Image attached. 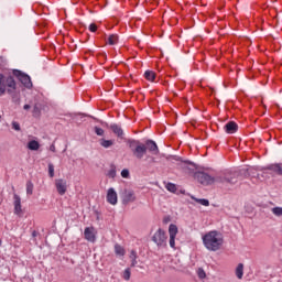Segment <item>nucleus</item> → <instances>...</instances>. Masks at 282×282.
Returning <instances> with one entry per match:
<instances>
[{
	"instance_id": "nucleus-1",
	"label": "nucleus",
	"mask_w": 282,
	"mask_h": 282,
	"mask_svg": "<svg viewBox=\"0 0 282 282\" xmlns=\"http://www.w3.org/2000/svg\"><path fill=\"white\" fill-rule=\"evenodd\" d=\"M194 178L203 186H213V184H230V186H235L237 184V175L232 172H224L216 176H210L206 172H196Z\"/></svg>"
},
{
	"instance_id": "nucleus-2",
	"label": "nucleus",
	"mask_w": 282,
	"mask_h": 282,
	"mask_svg": "<svg viewBox=\"0 0 282 282\" xmlns=\"http://www.w3.org/2000/svg\"><path fill=\"white\" fill-rule=\"evenodd\" d=\"M203 243L210 252H217L224 246V237L218 231H209L203 236Z\"/></svg>"
},
{
	"instance_id": "nucleus-3",
	"label": "nucleus",
	"mask_w": 282,
	"mask_h": 282,
	"mask_svg": "<svg viewBox=\"0 0 282 282\" xmlns=\"http://www.w3.org/2000/svg\"><path fill=\"white\" fill-rule=\"evenodd\" d=\"M128 145L130 151H132L133 158L137 160H142L147 155V145L144 143L135 140V139H129Z\"/></svg>"
},
{
	"instance_id": "nucleus-4",
	"label": "nucleus",
	"mask_w": 282,
	"mask_h": 282,
	"mask_svg": "<svg viewBox=\"0 0 282 282\" xmlns=\"http://www.w3.org/2000/svg\"><path fill=\"white\" fill-rule=\"evenodd\" d=\"M120 198L123 206H129V204H133V202L138 199V197L135 196V192L133 189L128 188H124L120 193Z\"/></svg>"
},
{
	"instance_id": "nucleus-5",
	"label": "nucleus",
	"mask_w": 282,
	"mask_h": 282,
	"mask_svg": "<svg viewBox=\"0 0 282 282\" xmlns=\"http://www.w3.org/2000/svg\"><path fill=\"white\" fill-rule=\"evenodd\" d=\"M152 241L156 243L159 248L166 247V231L159 229L152 237Z\"/></svg>"
},
{
	"instance_id": "nucleus-6",
	"label": "nucleus",
	"mask_w": 282,
	"mask_h": 282,
	"mask_svg": "<svg viewBox=\"0 0 282 282\" xmlns=\"http://www.w3.org/2000/svg\"><path fill=\"white\" fill-rule=\"evenodd\" d=\"M13 76H17L20 83L26 87V89H32V79L28 74L22 73L21 70H13Z\"/></svg>"
},
{
	"instance_id": "nucleus-7",
	"label": "nucleus",
	"mask_w": 282,
	"mask_h": 282,
	"mask_svg": "<svg viewBox=\"0 0 282 282\" xmlns=\"http://www.w3.org/2000/svg\"><path fill=\"white\" fill-rule=\"evenodd\" d=\"M145 152L152 153V155H158L160 153V148H158V143L155 141L149 139L144 143Z\"/></svg>"
},
{
	"instance_id": "nucleus-8",
	"label": "nucleus",
	"mask_w": 282,
	"mask_h": 282,
	"mask_svg": "<svg viewBox=\"0 0 282 282\" xmlns=\"http://www.w3.org/2000/svg\"><path fill=\"white\" fill-rule=\"evenodd\" d=\"M106 199L108 204H111V206H116V204H118V193L113 187L108 188Z\"/></svg>"
},
{
	"instance_id": "nucleus-9",
	"label": "nucleus",
	"mask_w": 282,
	"mask_h": 282,
	"mask_svg": "<svg viewBox=\"0 0 282 282\" xmlns=\"http://www.w3.org/2000/svg\"><path fill=\"white\" fill-rule=\"evenodd\" d=\"M55 188L58 195H65L67 193V181L63 178L55 180Z\"/></svg>"
},
{
	"instance_id": "nucleus-10",
	"label": "nucleus",
	"mask_w": 282,
	"mask_h": 282,
	"mask_svg": "<svg viewBox=\"0 0 282 282\" xmlns=\"http://www.w3.org/2000/svg\"><path fill=\"white\" fill-rule=\"evenodd\" d=\"M86 241L94 243L96 241V229L94 227H86L84 230Z\"/></svg>"
},
{
	"instance_id": "nucleus-11",
	"label": "nucleus",
	"mask_w": 282,
	"mask_h": 282,
	"mask_svg": "<svg viewBox=\"0 0 282 282\" xmlns=\"http://www.w3.org/2000/svg\"><path fill=\"white\" fill-rule=\"evenodd\" d=\"M170 248H175V237H177V226L171 224L169 227Z\"/></svg>"
},
{
	"instance_id": "nucleus-12",
	"label": "nucleus",
	"mask_w": 282,
	"mask_h": 282,
	"mask_svg": "<svg viewBox=\"0 0 282 282\" xmlns=\"http://www.w3.org/2000/svg\"><path fill=\"white\" fill-rule=\"evenodd\" d=\"M6 89L8 87V94H13L14 89H17V82H14V77L9 76L4 79Z\"/></svg>"
},
{
	"instance_id": "nucleus-13",
	"label": "nucleus",
	"mask_w": 282,
	"mask_h": 282,
	"mask_svg": "<svg viewBox=\"0 0 282 282\" xmlns=\"http://www.w3.org/2000/svg\"><path fill=\"white\" fill-rule=\"evenodd\" d=\"M226 133H237L239 131V126L235 121H229L225 127H224Z\"/></svg>"
},
{
	"instance_id": "nucleus-14",
	"label": "nucleus",
	"mask_w": 282,
	"mask_h": 282,
	"mask_svg": "<svg viewBox=\"0 0 282 282\" xmlns=\"http://www.w3.org/2000/svg\"><path fill=\"white\" fill-rule=\"evenodd\" d=\"M267 171H273L276 175H282V163L270 164L264 167Z\"/></svg>"
},
{
	"instance_id": "nucleus-15",
	"label": "nucleus",
	"mask_w": 282,
	"mask_h": 282,
	"mask_svg": "<svg viewBox=\"0 0 282 282\" xmlns=\"http://www.w3.org/2000/svg\"><path fill=\"white\" fill-rule=\"evenodd\" d=\"M13 206H14V213L15 215H19L21 213V196L19 194H13Z\"/></svg>"
},
{
	"instance_id": "nucleus-16",
	"label": "nucleus",
	"mask_w": 282,
	"mask_h": 282,
	"mask_svg": "<svg viewBox=\"0 0 282 282\" xmlns=\"http://www.w3.org/2000/svg\"><path fill=\"white\" fill-rule=\"evenodd\" d=\"M110 129L118 138H122L124 135L122 128L116 123L111 124Z\"/></svg>"
},
{
	"instance_id": "nucleus-17",
	"label": "nucleus",
	"mask_w": 282,
	"mask_h": 282,
	"mask_svg": "<svg viewBox=\"0 0 282 282\" xmlns=\"http://www.w3.org/2000/svg\"><path fill=\"white\" fill-rule=\"evenodd\" d=\"M99 144L104 149H111V147H113V144H115V141L113 140H107V139H100Z\"/></svg>"
},
{
	"instance_id": "nucleus-18",
	"label": "nucleus",
	"mask_w": 282,
	"mask_h": 282,
	"mask_svg": "<svg viewBox=\"0 0 282 282\" xmlns=\"http://www.w3.org/2000/svg\"><path fill=\"white\" fill-rule=\"evenodd\" d=\"M28 149H30V151H39V149H41V144L39 141L32 140L28 143Z\"/></svg>"
},
{
	"instance_id": "nucleus-19",
	"label": "nucleus",
	"mask_w": 282,
	"mask_h": 282,
	"mask_svg": "<svg viewBox=\"0 0 282 282\" xmlns=\"http://www.w3.org/2000/svg\"><path fill=\"white\" fill-rule=\"evenodd\" d=\"M3 94H6V77L0 74V96H3Z\"/></svg>"
},
{
	"instance_id": "nucleus-20",
	"label": "nucleus",
	"mask_w": 282,
	"mask_h": 282,
	"mask_svg": "<svg viewBox=\"0 0 282 282\" xmlns=\"http://www.w3.org/2000/svg\"><path fill=\"white\" fill-rule=\"evenodd\" d=\"M237 279H243V263H239L236 268Z\"/></svg>"
},
{
	"instance_id": "nucleus-21",
	"label": "nucleus",
	"mask_w": 282,
	"mask_h": 282,
	"mask_svg": "<svg viewBox=\"0 0 282 282\" xmlns=\"http://www.w3.org/2000/svg\"><path fill=\"white\" fill-rule=\"evenodd\" d=\"M192 199L197 202V204H200V206H210V202L206 198H195V196H192Z\"/></svg>"
},
{
	"instance_id": "nucleus-22",
	"label": "nucleus",
	"mask_w": 282,
	"mask_h": 282,
	"mask_svg": "<svg viewBox=\"0 0 282 282\" xmlns=\"http://www.w3.org/2000/svg\"><path fill=\"white\" fill-rule=\"evenodd\" d=\"M115 253L118 256V257H124V248L120 245H115Z\"/></svg>"
},
{
	"instance_id": "nucleus-23",
	"label": "nucleus",
	"mask_w": 282,
	"mask_h": 282,
	"mask_svg": "<svg viewBox=\"0 0 282 282\" xmlns=\"http://www.w3.org/2000/svg\"><path fill=\"white\" fill-rule=\"evenodd\" d=\"M144 77L147 78V80H155V73L153 70H145L144 73Z\"/></svg>"
},
{
	"instance_id": "nucleus-24",
	"label": "nucleus",
	"mask_w": 282,
	"mask_h": 282,
	"mask_svg": "<svg viewBox=\"0 0 282 282\" xmlns=\"http://www.w3.org/2000/svg\"><path fill=\"white\" fill-rule=\"evenodd\" d=\"M34 193V183L31 181L26 182V195H32Z\"/></svg>"
},
{
	"instance_id": "nucleus-25",
	"label": "nucleus",
	"mask_w": 282,
	"mask_h": 282,
	"mask_svg": "<svg viewBox=\"0 0 282 282\" xmlns=\"http://www.w3.org/2000/svg\"><path fill=\"white\" fill-rule=\"evenodd\" d=\"M166 191H169L170 193H175L177 191V186L173 183H167L165 185Z\"/></svg>"
},
{
	"instance_id": "nucleus-26",
	"label": "nucleus",
	"mask_w": 282,
	"mask_h": 282,
	"mask_svg": "<svg viewBox=\"0 0 282 282\" xmlns=\"http://www.w3.org/2000/svg\"><path fill=\"white\" fill-rule=\"evenodd\" d=\"M108 43H109V45H116V43H118V35L111 34V35L108 37Z\"/></svg>"
},
{
	"instance_id": "nucleus-27",
	"label": "nucleus",
	"mask_w": 282,
	"mask_h": 282,
	"mask_svg": "<svg viewBox=\"0 0 282 282\" xmlns=\"http://www.w3.org/2000/svg\"><path fill=\"white\" fill-rule=\"evenodd\" d=\"M271 213H273V215H275V217H282V207H273L271 209Z\"/></svg>"
},
{
	"instance_id": "nucleus-28",
	"label": "nucleus",
	"mask_w": 282,
	"mask_h": 282,
	"mask_svg": "<svg viewBox=\"0 0 282 282\" xmlns=\"http://www.w3.org/2000/svg\"><path fill=\"white\" fill-rule=\"evenodd\" d=\"M107 176L111 180L116 178V167L113 165H111L110 170L107 173Z\"/></svg>"
},
{
	"instance_id": "nucleus-29",
	"label": "nucleus",
	"mask_w": 282,
	"mask_h": 282,
	"mask_svg": "<svg viewBox=\"0 0 282 282\" xmlns=\"http://www.w3.org/2000/svg\"><path fill=\"white\" fill-rule=\"evenodd\" d=\"M123 279L124 281H129V279H131V269H126L123 272Z\"/></svg>"
},
{
	"instance_id": "nucleus-30",
	"label": "nucleus",
	"mask_w": 282,
	"mask_h": 282,
	"mask_svg": "<svg viewBox=\"0 0 282 282\" xmlns=\"http://www.w3.org/2000/svg\"><path fill=\"white\" fill-rule=\"evenodd\" d=\"M12 98V102H14L15 105H19V102H21V97L19 95H11Z\"/></svg>"
},
{
	"instance_id": "nucleus-31",
	"label": "nucleus",
	"mask_w": 282,
	"mask_h": 282,
	"mask_svg": "<svg viewBox=\"0 0 282 282\" xmlns=\"http://www.w3.org/2000/svg\"><path fill=\"white\" fill-rule=\"evenodd\" d=\"M197 276L198 279H204L206 276V271H204L202 268L197 270Z\"/></svg>"
},
{
	"instance_id": "nucleus-32",
	"label": "nucleus",
	"mask_w": 282,
	"mask_h": 282,
	"mask_svg": "<svg viewBox=\"0 0 282 282\" xmlns=\"http://www.w3.org/2000/svg\"><path fill=\"white\" fill-rule=\"evenodd\" d=\"M12 129H14V131H21V124L17 121H12Z\"/></svg>"
},
{
	"instance_id": "nucleus-33",
	"label": "nucleus",
	"mask_w": 282,
	"mask_h": 282,
	"mask_svg": "<svg viewBox=\"0 0 282 282\" xmlns=\"http://www.w3.org/2000/svg\"><path fill=\"white\" fill-rule=\"evenodd\" d=\"M240 174L245 177H250V169H242L240 170Z\"/></svg>"
},
{
	"instance_id": "nucleus-34",
	"label": "nucleus",
	"mask_w": 282,
	"mask_h": 282,
	"mask_svg": "<svg viewBox=\"0 0 282 282\" xmlns=\"http://www.w3.org/2000/svg\"><path fill=\"white\" fill-rule=\"evenodd\" d=\"M96 135H105V130L102 128L95 127Z\"/></svg>"
},
{
	"instance_id": "nucleus-35",
	"label": "nucleus",
	"mask_w": 282,
	"mask_h": 282,
	"mask_svg": "<svg viewBox=\"0 0 282 282\" xmlns=\"http://www.w3.org/2000/svg\"><path fill=\"white\" fill-rule=\"evenodd\" d=\"M48 175L50 177H54V164L48 163Z\"/></svg>"
},
{
	"instance_id": "nucleus-36",
	"label": "nucleus",
	"mask_w": 282,
	"mask_h": 282,
	"mask_svg": "<svg viewBox=\"0 0 282 282\" xmlns=\"http://www.w3.org/2000/svg\"><path fill=\"white\" fill-rule=\"evenodd\" d=\"M121 177L129 180V170L124 169L121 171Z\"/></svg>"
},
{
	"instance_id": "nucleus-37",
	"label": "nucleus",
	"mask_w": 282,
	"mask_h": 282,
	"mask_svg": "<svg viewBox=\"0 0 282 282\" xmlns=\"http://www.w3.org/2000/svg\"><path fill=\"white\" fill-rule=\"evenodd\" d=\"M88 30L90 32H96V30H98V26L96 24L91 23V24H89Z\"/></svg>"
},
{
	"instance_id": "nucleus-38",
	"label": "nucleus",
	"mask_w": 282,
	"mask_h": 282,
	"mask_svg": "<svg viewBox=\"0 0 282 282\" xmlns=\"http://www.w3.org/2000/svg\"><path fill=\"white\" fill-rule=\"evenodd\" d=\"M137 253H135V251H131V253H130V259L132 260V259H137Z\"/></svg>"
},
{
	"instance_id": "nucleus-39",
	"label": "nucleus",
	"mask_w": 282,
	"mask_h": 282,
	"mask_svg": "<svg viewBox=\"0 0 282 282\" xmlns=\"http://www.w3.org/2000/svg\"><path fill=\"white\" fill-rule=\"evenodd\" d=\"M41 110L39 109V106H34L33 108V113H40Z\"/></svg>"
},
{
	"instance_id": "nucleus-40",
	"label": "nucleus",
	"mask_w": 282,
	"mask_h": 282,
	"mask_svg": "<svg viewBox=\"0 0 282 282\" xmlns=\"http://www.w3.org/2000/svg\"><path fill=\"white\" fill-rule=\"evenodd\" d=\"M135 265H138V261L135 260V258L132 259V262H131V267L132 268H135Z\"/></svg>"
},
{
	"instance_id": "nucleus-41",
	"label": "nucleus",
	"mask_w": 282,
	"mask_h": 282,
	"mask_svg": "<svg viewBox=\"0 0 282 282\" xmlns=\"http://www.w3.org/2000/svg\"><path fill=\"white\" fill-rule=\"evenodd\" d=\"M50 151H52L53 153H56V145L52 144L50 147Z\"/></svg>"
},
{
	"instance_id": "nucleus-42",
	"label": "nucleus",
	"mask_w": 282,
	"mask_h": 282,
	"mask_svg": "<svg viewBox=\"0 0 282 282\" xmlns=\"http://www.w3.org/2000/svg\"><path fill=\"white\" fill-rule=\"evenodd\" d=\"M183 164H189L192 166H195V163L191 162V161H183Z\"/></svg>"
},
{
	"instance_id": "nucleus-43",
	"label": "nucleus",
	"mask_w": 282,
	"mask_h": 282,
	"mask_svg": "<svg viewBox=\"0 0 282 282\" xmlns=\"http://www.w3.org/2000/svg\"><path fill=\"white\" fill-rule=\"evenodd\" d=\"M32 237H39V231L36 230L32 231Z\"/></svg>"
},
{
	"instance_id": "nucleus-44",
	"label": "nucleus",
	"mask_w": 282,
	"mask_h": 282,
	"mask_svg": "<svg viewBox=\"0 0 282 282\" xmlns=\"http://www.w3.org/2000/svg\"><path fill=\"white\" fill-rule=\"evenodd\" d=\"M23 109L25 110V111H28V109H30V105H24V107H23Z\"/></svg>"
},
{
	"instance_id": "nucleus-45",
	"label": "nucleus",
	"mask_w": 282,
	"mask_h": 282,
	"mask_svg": "<svg viewBox=\"0 0 282 282\" xmlns=\"http://www.w3.org/2000/svg\"><path fill=\"white\" fill-rule=\"evenodd\" d=\"M173 158V160H175L176 162H180V156H172Z\"/></svg>"
},
{
	"instance_id": "nucleus-46",
	"label": "nucleus",
	"mask_w": 282,
	"mask_h": 282,
	"mask_svg": "<svg viewBox=\"0 0 282 282\" xmlns=\"http://www.w3.org/2000/svg\"><path fill=\"white\" fill-rule=\"evenodd\" d=\"M0 120H1V115H0Z\"/></svg>"
},
{
	"instance_id": "nucleus-47",
	"label": "nucleus",
	"mask_w": 282,
	"mask_h": 282,
	"mask_svg": "<svg viewBox=\"0 0 282 282\" xmlns=\"http://www.w3.org/2000/svg\"><path fill=\"white\" fill-rule=\"evenodd\" d=\"M0 246H1V240H0Z\"/></svg>"
}]
</instances>
